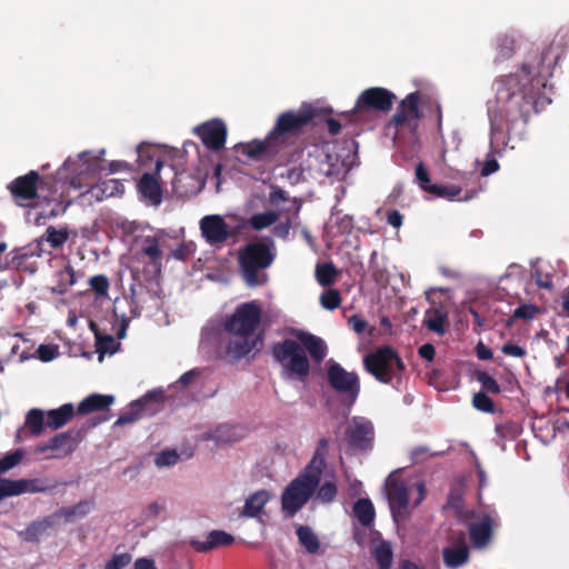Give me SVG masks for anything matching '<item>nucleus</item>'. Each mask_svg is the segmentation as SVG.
Masks as SVG:
<instances>
[{"label":"nucleus","mask_w":569,"mask_h":569,"mask_svg":"<svg viewBox=\"0 0 569 569\" xmlns=\"http://www.w3.org/2000/svg\"><path fill=\"white\" fill-rule=\"evenodd\" d=\"M43 183L39 172L31 170L23 176L14 178L7 188L17 206L33 208L36 200L39 198L38 191Z\"/></svg>","instance_id":"9b49d317"},{"label":"nucleus","mask_w":569,"mask_h":569,"mask_svg":"<svg viewBox=\"0 0 569 569\" xmlns=\"http://www.w3.org/2000/svg\"><path fill=\"white\" fill-rule=\"evenodd\" d=\"M317 463V456L311 459L296 479L284 489L281 496L282 510L290 517L295 516L312 497L319 487L323 461Z\"/></svg>","instance_id":"39448f33"},{"label":"nucleus","mask_w":569,"mask_h":569,"mask_svg":"<svg viewBox=\"0 0 569 569\" xmlns=\"http://www.w3.org/2000/svg\"><path fill=\"white\" fill-rule=\"evenodd\" d=\"M472 406L477 410L486 413H493L496 408L495 402L482 391L473 395Z\"/></svg>","instance_id":"8fccbe9b"},{"label":"nucleus","mask_w":569,"mask_h":569,"mask_svg":"<svg viewBox=\"0 0 569 569\" xmlns=\"http://www.w3.org/2000/svg\"><path fill=\"white\" fill-rule=\"evenodd\" d=\"M163 166V161L157 160L154 173H143L137 183L139 192L156 204L160 203L162 197V189L160 186V171Z\"/></svg>","instance_id":"aec40b11"},{"label":"nucleus","mask_w":569,"mask_h":569,"mask_svg":"<svg viewBox=\"0 0 569 569\" xmlns=\"http://www.w3.org/2000/svg\"><path fill=\"white\" fill-rule=\"evenodd\" d=\"M353 512L358 521L365 527H369L375 520V507L368 498L358 499L353 505Z\"/></svg>","instance_id":"473e14b6"},{"label":"nucleus","mask_w":569,"mask_h":569,"mask_svg":"<svg viewBox=\"0 0 569 569\" xmlns=\"http://www.w3.org/2000/svg\"><path fill=\"white\" fill-rule=\"evenodd\" d=\"M477 380L480 382L481 387L492 395H498L501 392V388L499 383L496 381L493 377H491L486 371H478L476 375Z\"/></svg>","instance_id":"3c124183"},{"label":"nucleus","mask_w":569,"mask_h":569,"mask_svg":"<svg viewBox=\"0 0 569 569\" xmlns=\"http://www.w3.org/2000/svg\"><path fill=\"white\" fill-rule=\"evenodd\" d=\"M238 150L252 161H271L281 152L269 133L263 140L254 139L239 144Z\"/></svg>","instance_id":"6ab92c4d"},{"label":"nucleus","mask_w":569,"mask_h":569,"mask_svg":"<svg viewBox=\"0 0 569 569\" xmlns=\"http://www.w3.org/2000/svg\"><path fill=\"white\" fill-rule=\"evenodd\" d=\"M262 318V309L258 301L239 305L223 321V330L230 336L226 353L232 361H238L252 351H260L263 333L257 330Z\"/></svg>","instance_id":"7ed1b4c3"},{"label":"nucleus","mask_w":569,"mask_h":569,"mask_svg":"<svg viewBox=\"0 0 569 569\" xmlns=\"http://www.w3.org/2000/svg\"><path fill=\"white\" fill-rule=\"evenodd\" d=\"M501 351L506 356H511V357H517V358H523L527 355V351L525 348H522L518 345L511 343V342L505 343L501 348Z\"/></svg>","instance_id":"bf43d9fd"},{"label":"nucleus","mask_w":569,"mask_h":569,"mask_svg":"<svg viewBox=\"0 0 569 569\" xmlns=\"http://www.w3.org/2000/svg\"><path fill=\"white\" fill-rule=\"evenodd\" d=\"M58 483H49L48 479H19L0 478V501L7 497H16L22 493H39L52 491Z\"/></svg>","instance_id":"ddd939ff"},{"label":"nucleus","mask_w":569,"mask_h":569,"mask_svg":"<svg viewBox=\"0 0 569 569\" xmlns=\"http://www.w3.org/2000/svg\"><path fill=\"white\" fill-rule=\"evenodd\" d=\"M338 492L337 485L333 480H326L317 491V499L323 503L335 500Z\"/></svg>","instance_id":"de8ad7c7"},{"label":"nucleus","mask_w":569,"mask_h":569,"mask_svg":"<svg viewBox=\"0 0 569 569\" xmlns=\"http://www.w3.org/2000/svg\"><path fill=\"white\" fill-rule=\"evenodd\" d=\"M74 416L72 403H66L57 409L49 410L47 413V426L52 429H59L68 423Z\"/></svg>","instance_id":"c85d7f7f"},{"label":"nucleus","mask_w":569,"mask_h":569,"mask_svg":"<svg viewBox=\"0 0 569 569\" xmlns=\"http://www.w3.org/2000/svg\"><path fill=\"white\" fill-rule=\"evenodd\" d=\"M363 368L377 381L390 385L401 381L406 365L399 353L390 346H381L363 356Z\"/></svg>","instance_id":"423d86ee"},{"label":"nucleus","mask_w":569,"mask_h":569,"mask_svg":"<svg viewBox=\"0 0 569 569\" xmlns=\"http://www.w3.org/2000/svg\"><path fill=\"white\" fill-rule=\"evenodd\" d=\"M403 216L398 210L387 211V222L393 228H400L402 226Z\"/></svg>","instance_id":"0e129e2a"},{"label":"nucleus","mask_w":569,"mask_h":569,"mask_svg":"<svg viewBox=\"0 0 569 569\" xmlns=\"http://www.w3.org/2000/svg\"><path fill=\"white\" fill-rule=\"evenodd\" d=\"M70 234L71 231L67 226L59 229L53 226H49L42 234L41 240L48 242L50 248L56 250L63 247V244L69 240Z\"/></svg>","instance_id":"7c9ffc66"},{"label":"nucleus","mask_w":569,"mask_h":569,"mask_svg":"<svg viewBox=\"0 0 569 569\" xmlns=\"http://www.w3.org/2000/svg\"><path fill=\"white\" fill-rule=\"evenodd\" d=\"M539 313V308L535 305H520L513 311L512 317L507 321V326H512L513 319L531 320Z\"/></svg>","instance_id":"a18cd8bd"},{"label":"nucleus","mask_w":569,"mask_h":569,"mask_svg":"<svg viewBox=\"0 0 569 569\" xmlns=\"http://www.w3.org/2000/svg\"><path fill=\"white\" fill-rule=\"evenodd\" d=\"M152 400L162 401L163 395L162 391L156 392H149L141 399H138L130 405V410L120 415L117 421L114 422V426H123L127 423H132L137 420H139L143 412L146 411V407L149 402Z\"/></svg>","instance_id":"412c9836"},{"label":"nucleus","mask_w":569,"mask_h":569,"mask_svg":"<svg viewBox=\"0 0 569 569\" xmlns=\"http://www.w3.org/2000/svg\"><path fill=\"white\" fill-rule=\"evenodd\" d=\"M422 323L430 331L443 336L449 325L448 312L441 307L429 308L425 312Z\"/></svg>","instance_id":"5701e85b"},{"label":"nucleus","mask_w":569,"mask_h":569,"mask_svg":"<svg viewBox=\"0 0 569 569\" xmlns=\"http://www.w3.org/2000/svg\"><path fill=\"white\" fill-rule=\"evenodd\" d=\"M57 518L54 513L43 517L42 519L32 521L22 532L26 541L36 542L41 536H43L49 529L56 526Z\"/></svg>","instance_id":"cd10ccee"},{"label":"nucleus","mask_w":569,"mask_h":569,"mask_svg":"<svg viewBox=\"0 0 569 569\" xmlns=\"http://www.w3.org/2000/svg\"><path fill=\"white\" fill-rule=\"evenodd\" d=\"M234 541V537L227 531L223 530H212L208 533L206 541H199L196 539H191L189 545L197 552H208L212 549L219 547H228L232 545Z\"/></svg>","instance_id":"4be33fe9"},{"label":"nucleus","mask_w":569,"mask_h":569,"mask_svg":"<svg viewBox=\"0 0 569 569\" xmlns=\"http://www.w3.org/2000/svg\"><path fill=\"white\" fill-rule=\"evenodd\" d=\"M89 283L92 288V290L98 296H104L108 292L109 289V280L103 274H97L90 278Z\"/></svg>","instance_id":"6e6d98bb"},{"label":"nucleus","mask_w":569,"mask_h":569,"mask_svg":"<svg viewBox=\"0 0 569 569\" xmlns=\"http://www.w3.org/2000/svg\"><path fill=\"white\" fill-rule=\"evenodd\" d=\"M81 431H66L53 436L46 442L37 445L34 452L43 453L48 450L58 451V453L50 456V458H61L71 455L77 443L81 440Z\"/></svg>","instance_id":"dca6fc26"},{"label":"nucleus","mask_w":569,"mask_h":569,"mask_svg":"<svg viewBox=\"0 0 569 569\" xmlns=\"http://www.w3.org/2000/svg\"><path fill=\"white\" fill-rule=\"evenodd\" d=\"M78 158V160H66L57 171L58 181L73 189L91 186L100 167L98 158L89 160V152H82Z\"/></svg>","instance_id":"1a4fd4ad"},{"label":"nucleus","mask_w":569,"mask_h":569,"mask_svg":"<svg viewBox=\"0 0 569 569\" xmlns=\"http://www.w3.org/2000/svg\"><path fill=\"white\" fill-rule=\"evenodd\" d=\"M346 437L351 448L360 451L370 450L375 439L373 426L368 420L355 418L347 428Z\"/></svg>","instance_id":"a211bd4d"},{"label":"nucleus","mask_w":569,"mask_h":569,"mask_svg":"<svg viewBox=\"0 0 569 569\" xmlns=\"http://www.w3.org/2000/svg\"><path fill=\"white\" fill-rule=\"evenodd\" d=\"M178 460L179 456L174 450H166L157 455L154 462L158 467H168L176 465Z\"/></svg>","instance_id":"4d7b16f0"},{"label":"nucleus","mask_w":569,"mask_h":569,"mask_svg":"<svg viewBox=\"0 0 569 569\" xmlns=\"http://www.w3.org/2000/svg\"><path fill=\"white\" fill-rule=\"evenodd\" d=\"M369 271L372 280L381 286H386L389 282V273L387 269L380 266L378 261V252L372 251L369 259Z\"/></svg>","instance_id":"a19ab883"},{"label":"nucleus","mask_w":569,"mask_h":569,"mask_svg":"<svg viewBox=\"0 0 569 569\" xmlns=\"http://www.w3.org/2000/svg\"><path fill=\"white\" fill-rule=\"evenodd\" d=\"M141 252L150 259V263L160 271L162 251L159 248V241L156 237L147 236L142 240Z\"/></svg>","instance_id":"f704fd0d"},{"label":"nucleus","mask_w":569,"mask_h":569,"mask_svg":"<svg viewBox=\"0 0 569 569\" xmlns=\"http://www.w3.org/2000/svg\"><path fill=\"white\" fill-rule=\"evenodd\" d=\"M498 110L490 114L491 139L505 143L511 124L518 120L528 121L531 112H538V106L545 98L547 79L528 63H522L520 72L502 76L496 80Z\"/></svg>","instance_id":"f257e3e1"},{"label":"nucleus","mask_w":569,"mask_h":569,"mask_svg":"<svg viewBox=\"0 0 569 569\" xmlns=\"http://www.w3.org/2000/svg\"><path fill=\"white\" fill-rule=\"evenodd\" d=\"M199 224L201 236L210 246L222 244L234 237V232L230 230L226 220L219 214L204 216Z\"/></svg>","instance_id":"4468645a"},{"label":"nucleus","mask_w":569,"mask_h":569,"mask_svg":"<svg viewBox=\"0 0 569 569\" xmlns=\"http://www.w3.org/2000/svg\"><path fill=\"white\" fill-rule=\"evenodd\" d=\"M24 425L32 436H40L44 429V412L38 408L29 410Z\"/></svg>","instance_id":"ea45409f"},{"label":"nucleus","mask_w":569,"mask_h":569,"mask_svg":"<svg viewBox=\"0 0 569 569\" xmlns=\"http://www.w3.org/2000/svg\"><path fill=\"white\" fill-rule=\"evenodd\" d=\"M462 189L456 184H433L430 193L447 200H453L456 197L460 196Z\"/></svg>","instance_id":"c03bdc74"},{"label":"nucleus","mask_w":569,"mask_h":569,"mask_svg":"<svg viewBox=\"0 0 569 569\" xmlns=\"http://www.w3.org/2000/svg\"><path fill=\"white\" fill-rule=\"evenodd\" d=\"M277 257L271 238L247 243L239 250L238 263L244 283L250 288L261 287L268 282L266 270Z\"/></svg>","instance_id":"20e7f679"},{"label":"nucleus","mask_w":569,"mask_h":569,"mask_svg":"<svg viewBox=\"0 0 569 569\" xmlns=\"http://www.w3.org/2000/svg\"><path fill=\"white\" fill-rule=\"evenodd\" d=\"M293 335L297 340L284 339L273 343L271 356L281 366L287 378L303 382L310 373L307 352L315 363L320 365L328 355V347L322 338L308 331L297 329Z\"/></svg>","instance_id":"f03ea898"},{"label":"nucleus","mask_w":569,"mask_h":569,"mask_svg":"<svg viewBox=\"0 0 569 569\" xmlns=\"http://www.w3.org/2000/svg\"><path fill=\"white\" fill-rule=\"evenodd\" d=\"M57 284L52 287V292L63 295L76 281V271L72 266L67 264L56 273Z\"/></svg>","instance_id":"c9c22d12"},{"label":"nucleus","mask_w":569,"mask_h":569,"mask_svg":"<svg viewBox=\"0 0 569 569\" xmlns=\"http://www.w3.org/2000/svg\"><path fill=\"white\" fill-rule=\"evenodd\" d=\"M24 452L22 449H17L12 452L7 453L0 459V475L4 473L16 466H18L23 459Z\"/></svg>","instance_id":"49530a36"},{"label":"nucleus","mask_w":569,"mask_h":569,"mask_svg":"<svg viewBox=\"0 0 569 569\" xmlns=\"http://www.w3.org/2000/svg\"><path fill=\"white\" fill-rule=\"evenodd\" d=\"M338 274L339 271L332 262H325L316 267V279L322 287L333 284Z\"/></svg>","instance_id":"58836bf2"},{"label":"nucleus","mask_w":569,"mask_h":569,"mask_svg":"<svg viewBox=\"0 0 569 569\" xmlns=\"http://www.w3.org/2000/svg\"><path fill=\"white\" fill-rule=\"evenodd\" d=\"M499 168H500V166L493 157L487 158L481 168V176L488 177V176L495 173L496 171H498Z\"/></svg>","instance_id":"e2e57ef3"},{"label":"nucleus","mask_w":569,"mask_h":569,"mask_svg":"<svg viewBox=\"0 0 569 569\" xmlns=\"http://www.w3.org/2000/svg\"><path fill=\"white\" fill-rule=\"evenodd\" d=\"M269 500L270 493L267 490L262 489L253 492L246 499L241 516L248 518L258 517Z\"/></svg>","instance_id":"a878e982"},{"label":"nucleus","mask_w":569,"mask_h":569,"mask_svg":"<svg viewBox=\"0 0 569 569\" xmlns=\"http://www.w3.org/2000/svg\"><path fill=\"white\" fill-rule=\"evenodd\" d=\"M114 402V397L110 395L92 393L86 397L78 405L79 415H89L96 411L109 410V407Z\"/></svg>","instance_id":"b1692460"},{"label":"nucleus","mask_w":569,"mask_h":569,"mask_svg":"<svg viewBox=\"0 0 569 569\" xmlns=\"http://www.w3.org/2000/svg\"><path fill=\"white\" fill-rule=\"evenodd\" d=\"M116 340L111 335H101L96 339V350L100 357L107 352H114Z\"/></svg>","instance_id":"864d4df0"},{"label":"nucleus","mask_w":569,"mask_h":569,"mask_svg":"<svg viewBox=\"0 0 569 569\" xmlns=\"http://www.w3.org/2000/svg\"><path fill=\"white\" fill-rule=\"evenodd\" d=\"M418 355L427 361H432L436 355V349L433 345L425 343L418 349Z\"/></svg>","instance_id":"69168bd1"},{"label":"nucleus","mask_w":569,"mask_h":569,"mask_svg":"<svg viewBox=\"0 0 569 569\" xmlns=\"http://www.w3.org/2000/svg\"><path fill=\"white\" fill-rule=\"evenodd\" d=\"M132 560L130 553H114L111 559L106 563L104 569H122L127 567Z\"/></svg>","instance_id":"5fc2aeb1"},{"label":"nucleus","mask_w":569,"mask_h":569,"mask_svg":"<svg viewBox=\"0 0 569 569\" xmlns=\"http://www.w3.org/2000/svg\"><path fill=\"white\" fill-rule=\"evenodd\" d=\"M91 510V502L88 500H83L78 502L71 507H62L59 510L54 511V516L57 519L63 518L64 521L71 522L77 518H82L87 516Z\"/></svg>","instance_id":"2f4dec72"},{"label":"nucleus","mask_w":569,"mask_h":569,"mask_svg":"<svg viewBox=\"0 0 569 569\" xmlns=\"http://www.w3.org/2000/svg\"><path fill=\"white\" fill-rule=\"evenodd\" d=\"M133 569H157V567L152 559L139 558L134 561Z\"/></svg>","instance_id":"774afa93"},{"label":"nucleus","mask_w":569,"mask_h":569,"mask_svg":"<svg viewBox=\"0 0 569 569\" xmlns=\"http://www.w3.org/2000/svg\"><path fill=\"white\" fill-rule=\"evenodd\" d=\"M419 118V93L411 92L399 103L397 112L389 122V127H395L397 129L396 133L406 126H408L411 131H415L417 128L416 120Z\"/></svg>","instance_id":"2eb2a0df"},{"label":"nucleus","mask_w":569,"mask_h":569,"mask_svg":"<svg viewBox=\"0 0 569 569\" xmlns=\"http://www.w3.org/2000/svg\"><path fill=\"white\" fill-rule=\"evenodd\" d=\"M278 219L279 212L270 210L251 216L249 219V224L253 230H262L276 223Z\"/></svg>","instance_id":"79ce46f5"},{"label":"nucleus","mask_w":569,"mask_h":569,"mask_svg":"<svg viewBox=\"0 0 569 569\" xmlns=\"http://www.w3.org/2000/svg\"><path fill=\"white\" fill-rule=\"evenodd\" d=\"M386 492L395 522H405L410 518L409 491L406 483L390 475L386 479Z\"/></svg>","instance_id":"f8f14e48"},{"label":"nucleus","mask_w":569,"mask_h":569,"mask_svg":"<svg viewBox=\"0 0 569 569\" xmlns=\"http://www.w3.org/2000/svg\"><path fill=\"white\" fill-rule=\"evenodd\" d=\"M492 525L490 517L486 516L481 521L471 523L469 537L475 547H485L491 539Z\"/></svg>","instance_id":"393cba45"},{"label":"nucleus","mask_w":569,"mask_h":569,"mask_svg":"<svg viewBox=\"0 0 569 569\" xmlns=\"http://www.w3.org/2000/svg\"><path fill=\"white\" fill-rule=\"evenodd\" d=\"M372 555L380 569H390L393 561L392 547L389 541H380L373 549Z\"/></svg>","instance_id":"4c0bfd02"},{"label":"nucleus","mask_w":569,"mask_h":569,"mask_svg":"<svg viewBox=\"0 0 569 569\" xmlns=\"http://www.w3.org/2000/svg\"><path fill=\"white\" fill-rule=\"evenodd\" d=\"M326 372L329 386L342 397L343 405L347 407L353 406L361 389L357 372L347 371L340 363L332 359L327 362Z\"/></svg>","instance_id":"9d476101"},{"label":"nucleus","mask_w":569,"mask_h":569,"mask_svg":"<svg viewBox=\"0 0 569 569\" xmlns=\"http://www.w3.org/2000/svg\"><path fill=\"white\" fill-rule=\"evenodd\" d=\"M331 159H332L331 156H327L326 161L321 163L319 170L326 177L337 178L341 172V167L338 162L332 163Z\"/></svg>","instance_id":"13d9d810"},{"label":"nucleus","mask_w":569,"mask_h":569,"mask_svg":"<svg viewBox=\"0 0 569 569\" xmlns=\"http://www.w3.org/2000/svg\"><path fill=\"white\" fill-rule=\"evenodd\" d=\"M396 94L382 87H371L363 90L357 98L352 110L343 117L348 121H362L371 113H386L391 110Z\"/></svg>","instance_id":"6e6552de"},{"label":"nucleus","mask_w":569,"mask_h":569,"mask_svg":"<svg viewBox=\"0 0 569 569\" xmlns=\"http://www.w3.org/2000/svg\"><path fill=\"white\" fill-rule=\"evenodd\" d=\"M296 533L300 545L303 546L309 553L318 552L320 542L317 535L309 526H299Z\"/></svg>","instance_id":"e433bc0d"},{"label":"nucleus","mask_w":569,"mask_h":569,"mask_svg":"<svg viewBox=\"0 0 569 569\" xmlns=\"http://www.w3.org/2000/svg\"><path fill=\"white\" fill-rule=\"evenodd\" d=\"M349 327L358 335L365 332L368 322L360 316L353 315L348 319Z\"/></svg>","instance_id":"052dcab7"},{"label":"nucleus","mask_w":569,"mask_h":569,"mask_svg":"<svg viewBox=\"0 0 569 569\" xmlns=\"http://www.w3.org/2000/svg\"><path fill=\"white\" fill-rule=\"evenodd\" d=\"M516 49V40L510 34H501L496 39V57L495 62L500 63L505 60L510 59Z\"/></svg>","instance_id":"72a5a7b5"},{"label":"nucleus","mask_w":569,"mask_h":569,"mask_svg":"<svg viewBox=\"0 0 569 569\" xmlns=\"http://www.w3.org/2000/svg\"><path fill=\"white\" fill-rule=\"evenodd\" d=\"M469 559V548L462 540L457 547L446 548L443 550V561L447 567L458 568L465 565Z\"/></svg>","instance_id":"c756f323"},{"label":"nucleus","mask_w":569,"mask_h":569,"mask_svg":"<svg viewBox=\"0 0 569 569\" xmlns=\"http://www.w3.org/2000/svg\"><path fill=\"white\" fill-rule=\"evenodd\" d=\"M316 110L305 104L299 111H284L279 114L272 130L269 132L279 149H282L291 143V139L300 134L302 129L315 118Z\"/></svg>","instance_id":"0eeeda50"},{"label":"nucleus","mask_w":569,"mask_h":569,"mask_svg":"<svg viewBox=\"0 0 569 569\" xmlns=\"http://www.w3.org/2000/svg\"><path fill=\"white\" fill-rule=\"evenodd\" d=\"M241 429L230 425H221L206 435L207 440H212L217 446L237 442L241 438Z\"/></svg>","instance_id":"bb28decb"},{"label":"nucleus","mask_w":569,"mask_h":569,"mask_svg":"<svg viewBox=\"0 0 569 569\" xmlns=\"http://www.w3.org/2000/svg\"><path fill=\"white\" fill-rule=\"evenodd\" d=\"M290 229H291V221H290V219H287L286 221H282V222L276 224L273 227L272 232L277 238L287 239L289 236Z\"/></svg>","instance_id":"680f3d73"},{"label":"nucleus","mask_w":569,"mask_h":569,"mask_svg":"<svg viewBox=\"0 0 569 569\" xmlns=\"http://www.w3.org/2000/svg\"><path fill=\"white\" fill-rule=\"evenodd\" d=\"M416 181L426 192L430 193L431 189L433 188L435 183H431L429 171L422 162H419L416 166Z\"/></svg>","instance_id":"603ef678"},{"label":"nucleus","mask_w":569,"mask_h":569,"mask_svg":"<svg viewBox=\"0 0 569 569\" xmlns=\"http://www.w3.org/2000/svg\"><path fill=\"white\" fill-rule=\"evenodd\" d=\"M194 133L209 150L219 151L224 148L227 127L220 119H212L196 127Z\"/></svg>","instance_id":"f3484780"},{"label":"nucleus","mask_w":569,"mask_h":569,"mask_svg":"<svg viewBox=\"0 0 569 569\" xmlns=\"http://www.w3.org/2000/svg\"><path fill=\"white\" fill-rule=\"evenodd\" d=\"M320 303L327 310H336L341 305V296L337 289H328L320 295Z\"/></svg>","instance_id":"09e8293b"},{"label":"nucleus","mask_w":569,"mask_h":569,"mask_svg":"<svg viewBox=\"0 0 569 569\" xmlns=\"http://www.w3.org/2000/svg\"><path fill=\"white\" fill-rule=\"evenodd\" d=\"M200 372L197 369L189 370L184 372L178 380L183 387L191 385L198 377Z\"/></svg>","instance_id":"338daca9"},{"label":"nucleus","mask_w":569,"mask_h":569,"mask_svg":"<svg viewBox=\"0 0 569 569\" xmlns=\"http://www.w3.org/2000/svg\"><path fill=\"white\" fill-rule=\"evenodd\" d=\"M93 191L101 192L102 197L109 198L117 194H122L124 186L119 179H108L93 188Z\"/></svg>","instance_id":"37998d69"}]
</instances>
